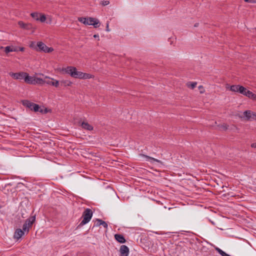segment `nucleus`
Listing matches in <instances>:
<instances>
[{"instance_id": "4be33fe9", "label": "nucleus", "mask_w": 256, "mask_h": 256, "mask_svg": "<svg viewBox=\"0 0 256 256\" xmlns=\"http://www.w3.org/2000/svg\"><path fill=\"white\" fill-rule=\"evenodd\" d=\"M94 76L90 74L84 73L83 72L82 74V79H90L91 78H93Z\"/></svg>"}, {"instance_id": "b1692460", "label": "nucleus", "mask_w": 256, "mask_h": 256, "mask_svg": "<svg viewBox=\"0 0 256 256\" xmlns=\"http://www.w3.org/2000/svg\"><path fill=\"white\" fill-rule=\"evenodd\" d=\"M40 14L38 12H32L30 14L32 17L36 20H38Z\"/></svg>"}, {"instance_id": "79ce46f5", "label": "nucleus", "mask_w": 256, "mask_h": 256, "mask_svg": "<svg viewBox=\"0 0 256 256\" xmlns=\"http://www.w3.org/2000/svg\"><path fill=\"white\" fill-rule=\"evenodd\" d=\"M223 256H230L225 252L224 254L223 255Z\"/></svg>"}, {"instance_id": "f704fd0d", "label": "nucleus", "mask_w": 256, "mask_h": 256, "mask_svg": "<svg viewBox=\"0 0 256 256\" xmlns=\"http://www.w3.org/2000/svg\"><path fill=\"white\" fill-rule=\"evenodd\" d=\"M98 220H100V219H96V223L94 224V226H100L101 225V224H100V223L101 222H98Z\"/></svg>"}, {"instance_id": "e433bc0d", "label": "nucleus", "mask_w": 256, "mask_h": 256, "mask_svg": "<svg viewBox=\"0 0 256 256\" xmlns=\"http://www.w3.org/2000/svg\"><path fill=\"white\" fill-rule=\"evenodd\" d=\"M18 48L12 46V52H18Z\"/></svg>"}, {"instance_id": "20e7f679", "label": "nucleus", "mask_w": 256, "mask_h": 256, "mask_svg": "<svg viewBox=\"0 0 256 256\" xmlns=\"http://www.w3.org/2000/svg\"><path fill=\"white\" fill-rule=\"evenodd\" d=\"M23 104H24V106L29 108L30 110H32L35 112H42V110H40V108L38 104H36L33 102H30L28 100H26L24 101Z\"/></svg>"}, {"instance_id": "6ab92c4d", "label": "nucleus", "mask_w": 256, "mask_h": 256, "mask_svg": "<svg viewBox=\"0 0 256 256\" xmlns=\"http://www.w3.org/2000/svg\"><path fill=\"white\" fill-rule=\"evenodd\" d=\"M34 84H44V79H42L39 78H34Z\"/></svg>"}, {"instance_id": "423d86ee", "label": "nucleus", "mask_w": 256, "mask_h": 256, "mask_svg": "<svg viewBox=\"0 0 256 256\" xmlns=\"http://www.w3.org/2000/svg\"><path fill=\"white\" fill-rule=\"evenodd\" d=\"M26 74L25 72H10L9 75L12 76L14 80H24V76Z\"/></svg>"}, {"instance_id": "dca6fc26", "label": "nucleus", "mask_w": 256, "mask_h": 256, "mask_svg": "<svg viewBox=\"0 0 256 256\" xmlns=\"http://www.w3.org/2000/svg\"><path fill=\"white\" fill-rule=\"evenodd\" d=\"M72 82L68 80H62L60 81V84L62 86H71Z\"/></svg>"}, {"instance_id": "cd10ccee", "label": "nucleus", "mask_w": 256, "mask_h": 256, "mask_svg": "<svg viewBox=\"0 0 256 256\" xmlns=\"http://www.w3.org/2000/svg\"><path fill=\"white\" fill-rule=\"evenodd\" d=\"M4 52L6 54H8L10 52H12V46H7L4 48Z\"/></svg>"}, {"instance_id": "4468645a", "label": "nucleus", "mask_w": 256, "mask_h": 256, "mask_svg": "<svg viewBox=\"0 0 256 256\" xmlns=\"http://www.w3.org/2000/svg\"><path fill=\"white\" fill-rule=\"evenodd\" d=\"M114 238L118 242L121 244H124L126 241L124 236L120 234H114Z\"/></svg>"}, {"instance_id": "39448f33", "label": "nucleus", "mask_w": 256, "mask_h": 256, "mask_svg": "<svg viewBox=\"0 0 256 256\" xmlns=\"http://www.w3.org/2000/svg\"><path fill=\"white\" fill-rule=\"evenodd\" d=\"M37 46L38 50L44 52H51L54 50L53 48L48 47L44 43L42 42H38Z\"/></svg>"}, {"instance_id": "9d476101", "label": "nucleus", "mask_w": 256, "mask_h": 256, "mask_svg": "<svg viewBox=\"0 0 256 256\" xmlns=\"http://www.w3.org/2000/svg\"><path fill=\"white\" fill-rule=\"evenodd\" d=\"M18 24L22 28L25 30H31L34 28L33 26L30 23H24L22 21H19L18 22Z\"/></svg>"}, {"instance_id": "7ed1b4c3", "label": "nucleus", "mask_w": 256, "mask_h": 256, "mask_svg": "<svg viewBox=\"0 0 256 256\" xmlns=\"http://www.w3.org/2000/svg\"><path fill=\"white\" fill-rule=\"evenodd\" d=\"M35 220V216H30L26 219L22 226L23 230L28 234L29 232L30 228L32 227V224Z\"/></svg>"}, {"instance_id": "c756f323", "label": "nucleus", "mask_w": 256, "mask_h": 256, "mask_svg": "<svg viewBox=\"0 0 256 256\" xmlns=\"http://www.w3.org/2000/svg\"><path fill=\"white\" fill-rule=\"evenodd\" d=\"M98 222H101L100 223V224H101V225H102L104 228H107L108 226V224H106V222L102 220H98Z\"/></svg>"}, {"instance_id": "0eeeda50", "label": "nucleus", "mask_w": 256, "mask_h": 256, "mask_svg": "<svg viewBox=\"0 0 256 256\" xmlns=\"http://www.w3.org/2000/svg\"><path fill=\"white\" fill-rule=\"evenodd\" d=\"M240 118H244L246 121H252V114L250 110H246L243 112V116L238 115Z\"/></svg>"}, {"instance_id": "2f4dec72", "label": "nucleus", "mask_w": 256, "mask_h": 256, "mask_svg": "<svg viewBox=\"0 0 256 256\" xmlns=\"http://www.w3.org/2000/svg\"><path fill=\"white\" fill-rule=\"evenodd\" d=\"M249 98H250L252 100L256 102V94L252 92V94L250 96Z\"/></svg>"}, {"instance_id": "bb28decb", "label": "nucleus", "mask_w": 256, "mask_h": 256, "mask_svg": "<svg viewBox=\"0 0 256 256\" xmlns=\"http://www.w3.org/2000/svg\"><path fill=\"white\" fill-rule=\"evenodd\" d=\"M60 84V82L54 79L53 82L52 83V86H54L56 88H58Z\"/></svg>"}, {"instance_id": "ea45409f", "label": "nucleus", "mask_w": 256, "mask_h": 256, "mask_svg": "<svg viewBox=\"0 0 256 256\" xmlns=\"http://www.w3.org/2000/svg\"><path fill=\"white\" fill-rule=\"evenodd\" d=\"M106 30L107 32H109L110 31L109 28H108V22L106 24Z\"/></svg>"}, {"instance_id": "c85d7f7f", "label": "nucleus", "mask_w": 256, "mask_h": 256, "mask_svg": "<svg viewBox=\"0 0 256 256\" xmlns=\"http://www.w3.org/2000/svg\"><path fill=\"white\" fill-rule=\"evenodd\" d=\"M216 250L222 256H223V255L224 254L225 252L222 250L220 248L216 247L215 248Z\"/></svg>"}, {"instance_id": "f3484780", "label": "nucleus", "mask_w": 256, "mask_h": 256, "mask_svg": "<svg viewBox=\"0 0 256 256\" xmlns=\"http://www.w3.org/2000/svg\"><path fill=\"white\" fill-rule=\"evenodd\" d=\"M240 86V85H232L230 87V90L234 92H239Z\"/></svg>"}, {"instance_id": "2eb2a0df", "label": "nucleus", "mask_w": 256, "mask_h": 256, "mask_svg": "<svg viewBox=\"0 0 256 256\" xmlns=\"http://www.w3.org/2000/svg\"><path fill=\"white\" fill-rule=\"evenodd\" d=\"M140 156H143V157H144L146 158V160L147 161H149L151 162H160V163H161V161L158 160H157L156 158H152V157H150V156H146V155H145L144 154H140Z\"/></svg>"}, {"instance_id": "a878e982", "label": "nucleus", "mask_w": 256, "mask_h": 256, "mask_svg": "<svg viewBox=\"0 0 256 256\" xmlns=\"http://www.w3.org/2000/svg\"><path fill=\"white\" fill-rule=\"evenodd\" d=\"M38 20L40 22H44L46 20V17L44 14H40Z\"/></svg>"}, {"instance_id": "5701e85b", "label": "nucleus", "mask_w": 256, "mask_h": 256, "mask_svg": "<svg viewBox=\"0 0 256 256\" xmlns=\"http://www.w3.org/2000/svg\"><path fill=\"white\" fill-rule=\"evenodd\" d=\"M248 90L243 86H240V89H239V92L243 95L245 96L246 93V91Z\"/></svg>"}, {"instance_id": "f03ea898", "label": "nucleus", "mask_w": 256, "mask_h": 256, "mask_svg": "<svg viewBox=\"0 0 256 256\" xmlns=\"http://www.w3.org/2000/svg\"><path fill=\"white\" fill-rule=\"evenodd\" d=\"M93 214V212L90 208H86L82 213V220L79 224V226H82L88 223L91 220Z\"/></svg>"}, {"instance_id": "4c0bfd02", "label": "nucleus", "mask_w": 256, "mask_h": 256, "mask_svg": "<svg viewBox=\"0 0 256 256\" xmlns=\"http://www.w3.org/2000/svg\"><path fill=\"white\" fill-rule=\"evenodd\" d=\"M25 50V48L24 47H20L18 48V51L24 52Z\"/></svg>"}, {"instance_id": "412c9836", "label": "nucleus", "mask_w": 256, "mask_h": 256, "mask_svg": "<svg viewBox=\"0 0 256 256\" xmlns=\"http://www.w3.org/2000/svg\"><path fill=\"white\" fill-rule=\"evenodd\" d=\"M196 82H188L186 84L188 87L191 89H194L196 86Z\"/></svg>"}, {"instance_id": "393cba45", "label": "nucleus", "mask_w": 256, "mask_h": 256, "mask_svg": "<svg viewBox=\"0 0 256 256\" xmlns=\"http://www.w3.org/2000/svg\"><path fill=\"white\" fill-rule=\"evenodd\" d=\"M218 127L220 130H226L228 128V126L226 124H222L219 125Z\"/></svg>"}, {"instance_id": "9b49d317", "label": "nucleus", "mask_w": 256, "mask_h": 256, "mask_svg": "<svg viewBox=\"0 0 256 256\" xmlns=\"http://www.w3.org/2000/svg\"><path fill=\"white\" fill-rule=\"evenodd\" d=\"M24 231L20 228H17L14 232V238L15 239L18 240L22 238V236L24 234Z\"/></svg>"}, {"instance_id": "58836bf2", "label": "nucleus", "mask_w": 256, "mask_h": 256, "mask_svg": "<svg viewBox=\"0 0 256 256\" xmlns=\"http://www.w3.org/2000/svg\"><path fill=\"white\" fill-rule=\"evenodd\" d=\"M251 147L252 148H256V142H254V143L252 144Z\"/></svg>"}, {"instance_id": "f8f14e48", "label": "nucleus", "mask_w": 256, "mask_h": 256, "mask_svg": "<svg viewBox=\"0 0 256 256\" xmlns=\"http://www.w3.org/2000/svg\"><path fill=\"white\" fill-rule=\"evenodd\" d=\"M34 78L28 75V73L26 72V74L24 76V82L28 84H34Z\"/></svg>"}, {"instance_id": "7c9ffc66", "label": "nucleus", "mask_w": 256, "mask_h": 256, "mask_svg": "<svg viewBox=\"0 0 256 256\" xmlns=\"http://www.w3.org/2000/svg\"><path fill=\"white\" fill-rule=\"evenodd\" d=\"M251 114H252V121L256 120V112H252L251 110Z\"/></svg>"}, {"instance_id": "1a4fd4ad", "label": "nucleus", "mask_w": 256, "mask_h": 256, "mask_svg": "<svg viewBox=\"0 0 256 256\" xmlns=\"http://www.w3.org/2000/svg\"><path fill=\"white\" fill-rule=\"evenodd\" d=\"M120 256H128L129 254V248L127 246L122 245L120 247Z\"/></svg>"}, {"instance_id": "a19ab883", "label": "nucleus", "mask_w": 256, "mask_h": 256, "mask_svg": "<svg viewBox=\"0 0 256 256\" xmlns=\"http://www.w3.org/2000/svg\"><path fill=\"white\" fill-rule=\"evenodd\" d=\"M94 38H99V36H98V34H94Z\"/></svg>"}, {"instance_id": "c9c22d12", "label": "nucleus", "mask_w": 256, "mask_h": 256, "mask_svg": "<svg viewBox=\"0 0 256 256\" xmlns=\"http://www.w3.org/2000/svg\"><path fill=\"white\" fill-rule=\"evenodd\" d=\"M244 2L250 3H256V0H244Z\"/></svg>"}, {"instance_id": "ddd939ff", "label": "nucleus", "mask_w": 256, "mask_h": 256, "mask_svg": "<svg viewBox=\"0 0 256 256\" xmlns=\"http://www.w3.org/2000/svg\"><path fill=\"white\" fill-rule=\"evenodd\" d=\"M80 126L82 128H84L86 130H87L91 131V130H93V129H94L93 126L92 125H90V124H89L86 122H84V121L82 122L81 123Z\"/></svg>"}, {"instance_id": "aec40b11", "label": "nucleus", "mask_w": 256, "mask_h": 256, "mask_svg": "<svg viewBox=\"0 0 256 256\" xmlns=\"http://www.w3.org/2000/svg\"><path fill=\"white\" fill-rule=\"evenodd\" d=\"M53 81H54V78H50L48 77H46L44 78V84H48L52 86V83L53 82Z\"/></svg>"}, {"instance_id": "37998d69", "label": "nucleus", "mask_w": 256, "mask_h": 256, "mask_svg": "<svg viewBox=\"0 0 256 256\" xmlns=\"http://www.w3.org/2000/svg\"><path fill=\"white\" fill-rule=\"evenodd\" d=\"M198 26V24H194V26Z\"/></svg>"}, {"instance_id": "c03bdc74", "label": "nucleus", "mask_w": 256, "mask_h": 256, "mask_svg": "<svg viewBox=\"0 0 256 256\" xmlns=\"http://www.w3.org/2000/svg\"><path fill=\"white\" fill-rule=\"evenodd\" d=\"M202 88V86H199V88Z\"/></svg>"}, {"instance_id": "473e14b6", "label": "nucleus", "mask_w": 256, "mask_h": 256, "mask_svg": "<svg viewBox=\"0 0 256 256\" xmlns=\"http://www.w3.org/2000/svg\"><path fill=\"white\" fill-rule=\"evenodd\" d=\"M252 92L249 90H248V91H246V93L245 94V96L248 97V98H250V95L252 94Z\"/></svg>"}, {"instance_id": "a18cd8bd", "label": "nucleus", "mask_w": 256, "mask_h": 256, "mask_svg": "<svg viewBox=\"0 0 256 256\" xmlns=\"http://www.w3.org/2000/svg\"><path fill=\"white\" fill-rule=\"evenodd\" d=\"M4 47L3 46H1L0 48H3Z\"/></svg>"}, {"instance_id": "a211bd4d", "label": "nucleus", "mask_w": 256, "mask_h": 256, "mask_svg": "<svg viewBox=\"0 0 256 256\" xmlns=\"http://www.w3.org/2000/svg\"><path fill=\"white\" fill-rule=\"evenodd\" d=\"M83 72H78L76 70L74 78H76L82 79Z\"/></svg>"}, {"instance_id": "72a5a7b5", "label": "nucleus", "mask_w": 256, "mask_h": 256, "mask_svg": "<svg viewBox=\"0 0 256 256\" xmlns=\"http://www.w3.org/2000/svg\"><path fill=\"white\" fill-rule=\"evenodd\" d=\"M110 4L109 1L108 0H104L102 2V4L104 6L108 5Z\"/></svg>"}, {"instance_id": "6e6552de", "label": "nucleus", "mask_w": 256, "mask_h": 256, "mask_svg": "<svg viewBox=\"0 0 256 256\" xmlns=\"http://www.w3.org/2000/svg\"><path fill=\"white\" fill-rule=\"evenodd\" d=\"M76 70V68L70 66L63 68L62 70L64 71L66 73L69 74L72 77L74 78Z\"/></svg>"}, {"instance_id": "f257e3e1", "label": "nucleus", "mask_w": 256, "mask_h": 256, "mask_svg": "<svg viewBox=\"0 0 256 256\" xmlns=\"http://www.w3.org/2000/svg\"><path fill=\"white\" fill-rule=\"evenodd\" d=\"M78 20L86 25H92L95 28H97L100 26V21L95 18L81 17L78 18Z\"/></svg>"}]
</instances>
